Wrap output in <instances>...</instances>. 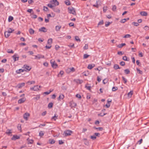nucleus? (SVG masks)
I'll return each instance as SVG.
<instances>
[{"instance_id": "obj_39", "label": "nucleus", "mask_w": 149, "mask_h": 149, "mask_svg": "<svg viewBox=\"0 0 149 149\" xmlns=\"http://www.w3.org/2000/svg\"><path fill=\"white\" fill-rule=\"evenodd\" d=\"M58 116V115L56 116V114H55L54 116L52 117V119H54V120H56L57 119Z\"/></svg>"}, {"instance_id": "obj_19", "label": "nucleus", "mask_w": 149, "mask_h": 149, "mask_svg": "<svg viewBox=\"0 0 149 149\" xmlns=\"http://www.w3.org/2000/svg\"><path fill=\"white\" fill-rule=\"evenodd\" d=\"M40 98V96L39 95H37L36 96L33 98V99L34 100H38Z\"/></svg>"}, {"instance_id": "obj_28", "label": "nucleus", "mask_w": 149, "mask_h": 149, "mask_svg": "<svg viewBox=\"0 0 149 149\" xmlns=\"http://www.w3.org/2000/svg\"><path fill=\"white\" fill-rule=\"evenodd\" d=\"M29 32L31 34H33L34 32V30L32 29H30L29 30Z\"/></svg>"}, {"instance_id": "obj_12", "label": "nucleus", "mask_w": 149, "mask_h": 149, "mask_svg": "<svg viewBox=\"0 0 149 149\" xmlns=\"http://www.w3.org/2000/svg\"><path fill=\"white\" fill-rule=\"evenodd\" d=\"M39 31L45 32H47V29L45 27H43L39 29Z\"/></svg>"}, {"instance_id": "obj_63", "label": "nucleus", "mask_w": 149, "mask_h": 149, "mask_svg": "<svg viewBox=\"0 0 149 149\" xmlns=\"http://www.w3.org/2000/svg\"><path fill=\"white\" fill-rule=\"evenodd\" d=\"M100 135V134L99 133H95L94 134V135L95 136H97L98 137H99Z\"/></svg>"}, {"instance_id": "obj_27", "label": "nucleus", "mask_w": 149, "mask_h": 149, "mask_svg": "<svg viewBox=\"0 0 149 149\" xmlns=\"http://www.w3.org/2000/svg\"><path fill=\"white\" fill-rule=\"evenodd\" d=\"M61 28V26H56L55 27V30L56 31H60V29Z\"/></svg>"}, {"instance_id": "obj_5", "label": "nucleus", "mask_w": 149, "mask_h": 149, "mask_svg": "<svg viewBox=\"0 0 149 149\" xmlns=\"http://www.w3.org/2000/svg\"><path fill=\"white\" fill-rule=\"evenodd\" d=\"M50 2L52 4H54V6H58L59 5V2L57 0H52L50 1Z\"/></svg>"}, {"instance_id": "obj_3", "label": "nucleus", "mask_w": 149, "mask_h": 149, "mask_svg": "<svg viewBox=\"0 0 149 149\" xmlns=\"http://www.w3.org/2000/svg\"><path fill=\"white\" fill-rule=\"evenodd\" d=\"M72 132V131L68 130L65 131L64 133L65 136H67L71 135Z\"/></svg>"}, {"instance_id": "obj_22", "label": "nucleus", "mask_w": 149, "mask_h": 149, "mask_svg": "<svg viewBox=\"0 0 149 149\" xmlns=\"http://www.w3.org/2000/svg\"><path fill=\"white\" fill-rule=\"evenodd\" d=\"M5 36L6 38L8 37L10 35V33H8L7 31H5L4 32Z\"/></svg>"}, {"instance_id": "obj_15", "label": "nucleus", "mask_w": 149, "mask_h": 149, "mask_svg": "<svg viewBox=\"0 0 149 149\" xmlns=\"http://www.w3.org/2000/svg\"><path fill=\"white\" fill-rule=\"evenodd\" d=\"M140 14L141 15L145 16H147L148 15L147 13L144 11L141 12Z\"/></svg>"}, {"instance_id": "obj_24", "label": "nucleus", "mask_w": 149, "mask_h": 149, "mask_svg": "<svg viewBox=\"0 0 149 149\" xmlns=\"http://www.w3.org/2000/svg\"><path fill=\"white\" fill-rule=\"evenodd\" d=\"M133 93V92L132 91H131L130 92H129L127 94L128 96L131 97Z\"/></svg>"}, {"instance_id": "obj_51", "label": "nucleus", "mask_w": 149, "mask_h": 149, "mask_svg": "<svg viewBox=\"0 0 149 149\" xmlns=\"http://www.w3.org/2000/svg\"><path fill=\"white\" fill-rule=\"evenodd\" d=\"M131 37V35L130 34H127L125 35L124 37L123 38H129Z\"/></svg>"}, {"instance_id": "obj_38", "label": "nucleus", "mask_w": 149, "mask_h": 149, "mask_svg": "<svg viewBox=\"0 0 149 149\" xmlns=\"http://www.w3.org/2000/svg\"><path fill=\"white\" fill-rule=\"evenodd\" d=\"M90 56L89 55H88L86 54H84L83 56V58L84 59H86L88 57Z\"/></svg>"}, {"instance_id": "obj_60", "label": "nucleus", "mask_w": 149, "mask_h": 149, "mask_svg": "<svg viewBox=\"0 0 149 149\" xmlns=\"http://www.w3.org/2000/svg\"><path fill=\"white\" fill-rule=\"evenodd\" d=\"M76 97H77L79 98V99H80L81 98V95L80 94H77L76 95Z\"/></svg>"}, {"instance_id": "obj_21", "label": "nucleus", "mask_w": 149, "mask_h": 149, "mask_svg": "<svg viewBox=\"0 0 149 149\" xmlns=\"http://www.w3.org/2000/svg\"><path fill=\"white\" fill-rule=\"evenodd\" d=\"M113 68L115 70H117L120 68L119 67L118 64H115L113 66Z\"/></svg>"}, {"instance_id": "obj_46", "label": "nucleus", "mask_w": 149, "mask_h": 149, "mask_svg": "<svg viewBox=\"0 0 149 149\" xmlns=\"http://www.w3.org/2000/svg\"><path fill=\"white\" fill-rule=\"evenodd\" d=\"M53 90H50L49 91L45 92H44V94L46 95H48Z\"/></svg>"}, {"instance_id": "obj_9", "label": "nucleus", "mask_w": 149, "mask_h": 149, "mask_svg": "<svg viewBox=\"0 0 149 149\" xmlns=\"http://www.w3.org/2000/svg\"><path fill=\"white\" fill-rule=\"evenodd\" d=\"M20 139V136L17 135H14L11 138V139L13 140H16L17 139Z\"/></svg>"}, {"instance_id": "obj_54", "label": "nucleus", "mask_w": 149, "mask_h": 149, "mask_svg": "<svg viewBox=\"0 0 149 149\" xmlns=\"http://www.w3.org/2000/svg\"><path fill=\"white\" fill-rule=\"evenodd\" d=\"M116 9V6L115 5H113L112 8V10L113 11H115Z\"/></svg>"}, {"instance_id": "obj_45", "label": "nucleus", "mask_w": 149, "mask_h": 149, "mask_svg": "<svg viewBox=\"0 0 149 149\" xmlns=\"http://www.w3.org/2000/svg\"><path fill=\"white\" fill-rule=\"evenodd\" d=\"M123 59L124 60H125V61H129V59L128 60L127 59V57L126 56H125L123 57Z\"/></svg>"}, {"instance_id": "obj_34", "label": "nucleus", "mask_w": 149, "mask_h": 149, "mask_svg": "<svg viewBox=\"0 0 149 149\" xmlns=\"http://www.w3.org/2000/svg\"><path fill=\"white\" fill-rule=\"evenodd\" d=\"M14 31V29H12L11 28H10L7 31L8 33H12L13 31Z\"/></svg>"}, {"instance_id": "obj_43", "label": "nucleus", "mask_w": 149, "mask_h": 149, "mask_svg": "<svg viewBox=\"0 0 149 149\" xmlns=\"http://www.w3.org/2000/svg\"><path fill=\"white\" fill-rule=\"evenodd\" d=\"M44 133L42 131H40L39 133V136L41 137L44 135Z\"/></svg>"}, {"instance_id": "obj_57", "label": "nucleus", "mask_w": 149, "mask_h": 149, "mask_svg": "<svg viewBox=\"0 0 149 149\" xmlns=\"http://www.w3.org/2000/svg\"><path fill=\"white\" fill-rule=\"evenodd\" d=\"M120 64L122 66H124L125 65V62L123 61H121L120 62Z\"/></svg>"}, {"instance_id": "obj_20", "label": "nucleus", "mask_w": 149, "mask_h": 149, "mask_svg": "<svg viewBox=\"0 0 149 149\" xmlns=\"http://www.w3.org/2000/svg\"><path fill=\"white\" fill-rule=\"evenodd\" d=\"M95 66V65L94 64H89L88 65V68L89 69H92L93 67H94Z\"/></svg>"}, {"instance_id": "obj_62", "label": "nucleus", "mask_w": 149, "mask_h": 149, "mask_svg": "<svg viewBox=\"0 0 149 149\" xmlns=\"http://www.w3.org/2000/svg\"><path fill=\"white\" fill-rule=\"evenodd\" d=\"M107 7L106 6H104L103 7V11L106 12L107 10Z\"/></svg>"}, {"instance_id": "obj_8", "label": "nucleus", "mask_w": 149, "mask_h": 149, "mask_svg": "<svg viewBox=\"0 0 149 149\" xmlns=\"http://www.w3.org/2000/svg\"><path fill=\"white\" fill-rule=\"evenodd\" d=\"M100 0H97L96 1V5H93V6L97 8H98L99 6L101 5V3L99 2Z\"/></svg>"}, {"instance_id": "obj_29", "label": "nucleus", "mask_w": 149, "mask_h": 149, "mask_svg": "<svg viewBox=\"0 0 149 149\" xmlns=\"http://www.w3.org/2000/svg\"><path fill=\"white\" fill-rule=\"evenodd\" d=\"M52 38H49L48 40L47 41V43L49 45H50L52 43Z\"/></svg>"}, {"instance_id": "obj_11", "label": "nucleus", "mask_w": 149, "mask_h": 149, "mask_svg": "<svg viewBox=\"0 0 149 149\" xmlns=\"http://www.w3.org/2000/svg\"><path fill=\"white\" fill-rule=\"evenodd\" d=\"M68 70H69V72H74L75 71V70L73 67H72L71 68H68L66 70V72L67 73L68 72Z\"/></svg>"}, {"instance_id": "obj_56", "label": "nucleus", "mask_w": 149, "mask_h": 149, "mask_svg": "<svg viewBox=\"0 0 149 149\" xmlns=\"http://www.w3.org/2000/svg\"><path fill=\"white\" fill-rule=\"evenodd\" d=\"M107 113H104L103 114H102V113H100L98 114V116H100L101 117L103 116L104 115L106 114Z\"/></svg>"}, {"instance_id": "obj_31", "label": "nucleus", "mask_w": 149, "mask_h": 149, "mask_svg": "<svg viewBox=\"0 0 149 149\" xmlns=\"http://www.w3.org/2000/svg\"><path fill=\"white\" fill-rule=\"evenodd\" d=\"M126 45V44L125 43H122L121 44H119L117 46V47L119 48H121L123 46H125Z\"/></svg>"}, {"instance_id": "obj_58", "label": "nucleus", "mask_w": 149, "mask_h": 149, "mask_svg": "<svg viewBox=\"0 0 149 149\" xmlns=\"http://www.w3.org/2000/svg\"><path fill=\"white\" fill-rule=\"evenodd\" d=\"M88 48V44H86L84 46V49H87Z\"/></svg>"}, {"instance_id": "obj_23", "label": "nucleus", "mask_w": 149, "mask_h": 149, "mask_svg": "<svg viewBox=\"0 0 149 149\" xmlns=\"http://www.w3.org/2000/svg\"><path fill=\"white\" fill-rule=\"evenodd\" d=\"M54 10V11L55 12L57 13H59L60 12V10L58 8H53V9H52Z\"/></svg>"}, {"instance_id": "obj_47", "label": "nucleus", "mask_w": 149, "mask_h": 149, "mask_svg": "<svg viewBox=\"0 0 149 149\" xmlns=\"http://www.w3.org/2000/svg\"><path fill=\"white\" fill-rule=\"evenodd\" d=\"M132 24H133L134 26H137L139 25V24L138 23L135 22H133Z\"/></svg>"}, {"instance_id": "obj_1", "label": "nucleus", "mask_w": 149, "mask_h": 149, "mask_svg": "<svg viewBox=\"0 0 149 149\" xmlns=\"http://www.w3.org/2000/svg\"><path fill=\"white\" fill-rule=\"evenodd\" d=\"M50 63L52 66L54 68H56L58 66V65L53 60L50 61Z\"/></svg>"}, {"instance_id": "obj_44", "label": "nucleus", "mask_w": 149, "mask_h": 149, "mask_svg": "<svg viewBox=\"0 0 149 149\" xmlns=\"http://www.w3.org/2000/svg\"><path fill=\"white\" fill-rule=\"evenodd\" d=\"M122 78L123 80L124 81V83H126L127 81V79L123 76L122 77Z\"/></svg>"}, {"instance_id": "obj_41", "label": "nucleus", "mask_w": 149, "mask_h": 149, "mask_svg": "<svg viewBox=\"0 0 149 149\" xmlns=\"http://www.w3.org/2000/svg\"><path fill=\"white\" fill-rule=\"evenodd\" d=\"M125 73L126 74H129L130 72V71L128 69H126L124 70Z\"/></svg>"}, {"instance_id": "obj_16", "label": "nucleus", "mask_w": 149, "mask_h": 149, "mask_svg": "<svg viewBox=\"0 0 149 149\" xmlns=\"http://www.w3.org/2000/svg\"><path fill=\"white\" fill-rule=\"evenodd\" d=\"M24 67L26 70L29 71H30L31 69L29 66L26 65H24Z\"/></svg>"}, {"instance_id": "obj_6", "label": "nucleus", "mask_w": 149, "mask_h": 149, "mask_svg": "<svg viewBox=\"0 0 149 149\" xmlns=\"http://www.w3.org/2000/svg\"><path fill=\"white\" fill-rule=\"evenodd\" d=\"M30 115L29 113H26L23 115V117L24 119L26 120H27L28 118L29 117Z\"/></svg>"}, {"instance_id": "obj_32", "label": "nucleus", "mask_w": 149, "mask_h": 149, "mask_svg": "<svg viewBox=\"0 0 149 149\" xmlns=\"http://www.w3.org/2000/svg\"><path fill=\"white\" fill-rule=\"evenodd\" d=\"M11 133V130L9 129H8L6 132V133L8 135H9Z\"/></svg>"}, {"instance_id": "obj_26", "label": "nucleus", "mask_w": 149, "mask_h": 149, "mask_svg": "<svg viewBox=\"0 0 149 149\" xmlns=\"http://www.w3.org/2000/svg\"><path fill=\"white\" fill-rule=\"evenodd\" d=\"M53 4H52H52H51V3H49L47 5V6L52 8V9H53V8L54 7V5H53Z\"/></svg>"}, {"instance_id": "obj_18", "label": "nucleus", "mask_w": 149, "mask_h": 149, "mask_svg": "<svg viewBox=\"0 0 149 149\" xmlns=\"http://www.w3.org/2000/svg\"><path fill=\"white\" fill-rule=\"evenodd\" d=\"M38 59H39L41 58H45V57L44 55L38 54L37 55Z\"/></svg>"}, {"instance_id": "obj_53", "label": "nucleus", "mask_w": 149, "mask_h": 149, "mask_svg": "<svg viewBox=\"0 0 149 149\" xmlns=\"http://www.w3.org/2000/svg\"><path fill=\"white\" fill-rule=\"evenodd\" d=\"M35 83V81H28L27 82V83H30V84H34Z\"/></svg>"}, {"instance_id": "obj_36", "label": "nucleus", "mask_w": 149, "mask_h": 149, "mask_svg": "<svg viewBox=\"0 0 149 149\" xmlns=\"http://www.w3.org/2000/svg\"><path fill=\"white\" fill-rule=\"evenodd\" d=\"M53 104L52 103H49L48 105V107L49 108H51L52 107Z\"/></svg>"}, {"instance_id": "obj_61", "label": "nucleus", "mask_w": 149, "mask_h": 149, "mask_svg": "<svg viewBox=\"0 0 149 149\" xmlns=\"http://www.w3.org/2000/svg\"><path fill=\"white\" fill-rule=\"evenodd\" d=\"M143 141V139H141L139 141L137 142V143H139V144H140L142 143Z\"/></svg>"}, {"instance_id": "obj_48", "label": "nucleus", "mask_w": 149, "mask_h": 149, "mask_svg": "<svg viewBox=\"0 0 149 149\" xmlns=\"http://www.w3.org/2000/svg\"><path fill=\"white\" fill-rule=\"evenodd\" d=\"M118 89L117 87H113L112 88V91H115Z\"/></svg>"}, {"instance_id": "obj_25", "label": "nucleus", "mask_w": 149, "mask_h": 149, "mask_svg": "<svg viewBox=\"0 0 149 149\" xmlns=\"http://www.w3.org/2000/svg\"><path fill=\"white\" fill-rule=\"evenodd\" d=\"M24 71V70L22 69H19L16 71V72L17 74H19L21 72H23Z\"/></svg>"}, {"instance_id": "obj_4", "label": "nucleus", "mask_w": 149, "mask_h": 149, "mask_svg": "<svg viewBox=\"0 0 149 149\" xmlns=\"http://www.w3.org/2000/svg\"><path fill=\"white\" fill-rule=\"evenodd\" d=\"M12 57L14 61H18L19 60V57L17 54H15L14 55L12 56Z\"/></svg>"}, {"instance_id": "obj_13", "label": "nucleus", "mask_w": 149, "mask_h": 149, "mask_svg": "<svg viewBox=\"0 0 149 149\" xmlns=\"http://www.w3.org/2000/svg\"><path fill=\"white\" fill-rule=\"evenodd\" d=\"M55 142V141L53 139H50L49 140V143L50 144H53Z\"/></svg>"}, {"instance_id": "obj_40", "label": "nucleus", "mask_w": 149, "mask_h": 149, "mask_svg": "<svg viewBox=\"0 0 149 149\" xmlns=\"http://www.w3.org/2000/svg\"><path fill=\"white\" fill-rule=\"evenodd\" d=\"M93 128L96 130H98L99 131H102L103 130V128L102 127H94Z\"/></svg>"}, {"instance_id": "obj_35", "label": "nucleus", "mask_w": 149, "mask_h": 149, "mask_svg": "<svg viewBox=\"0 0 149 149\" xmlns=\"http://www.w3.org/2000/svg\"><path fill=\"white\" fill-rule=\"evenodd\" d=\"M13 17L11 16H10L8 18V21L9 22H10L13 20Z\"/></svg>"}, {"instance_id": "obj_59", "label": "nucleus", "mask_w": 149, "mask_h": 149, "mask_svg": "<svg viewBox=\"0 0 149 149\" xmlns=\"http://www.w3.org/2000/svg\"><path fill=\"white\" fill-rule=\"evenodd\" d=\"M85 87L86 88V89L89 91L90 90H91V86H87V85H85Z\"/></svg>"}, {"instance_id": "obj_2", "label": "nucleus", "mask_w": 149, "mask_h": 149, "mask_svg": "<svg viewBox=\"0 0 149 149\" xmlns=\"http://www.w3.org/2000/svg\"><path fill=\"white\" fill-rule=\"evenodd\" d=\"M69 12V13L72 14L73 15H76V12L75 9L73 8H68Z\"/></svg>"}, {"instance_id": "obj_49", "label": "nucleus", "mask_w": 149, "mask_h": 149, "mask_svg": "<svg viewBox=\"0 0 149 149\" xmlns=\"http://www.w3.org/2000/svg\"><path fill=\"white\" fill-rule=\"evenodd\" d=\"M7 52L8 53H13L14 51L12 50L8 49Z\"/></svg>"}, {"instance_id": "obj_37", "label": "nucleus", "mask_w": 149, "mask_h": 149, "mask_svg": "<svg viewBox=\"0 0 149 149\" xmlns=\"http://www.w3.org/2000/svg\"><path fill=\"white\" fill-rule=\"evenodd\" d=\"M136 71L139 74H142L143 73L142 71L141 70H140L139 69L137 68L136 69Z\"/></svg>"}, {"instance_id": "obj_52", "label": "nucleus", "mask_w": 149, "mask_h": 149, "mask_svg": "<svg viewBox=\"0 0 149 149\" xmlns=\"http://www.w3.org/2000/svg\"><path fill=\"white\" fill-rule=\"evenodd\" d=\"M75 40L77 41L80 42L81 41V40L80 39H79V37L77 36H75Z\"/></svg>"}, {"instance_id": "obj_33", "label": "nucleus", "mask_w": 149, "mask_h": 149, "mask_svg": "<svg viewBox=\"0 0 149 149\" xmlns=\"http://www.w3.org/2000/svg\"><path fill=\"white\" fill-rule=\"evenodd\" d=\"M65 4L67 6H69L70 5V3L68 0H67L65 1Z\"/></svg>"}, {"instance_id": "obj_55", "label": "nucleus", "mask_w": 149, "mask_h": 149, "mask_svg": "<svg viewBox=\"0 0 149 149\" xmlns=\"http://www.w3.org/2000/svg\"><path fill=\"white\" fill-rule=\"evenodd\" d=\"M43 10L44 11H47L49 9L47 7L44 6L43 7Z\"/></svg>"}, {"instance_id": "obj_17", "label": "nucleus", "mask_w": 149, "mask_h": 149, "mask_svg": "<svg viewBox=\"0 0 149 149\" xmlns=\"http://www.w3.org/2000/svg\"><path fill=\"white\" fill-rule=\"evenodd\" d=\"M64 97V95H63L61 94L59 96L58 98V100H60L61 99L62 100L63 99Z\"/></svg>"}, {"instance_id": "obj_14", "label": "nucleus", "mask_w": 149, "mask_h": 149, "mask_svg": "<svg viewBox=\"0 0 149 149\" xmlns=\"http://www.w3.org/2000/svg\"><path fill=\"white\" fill-rule=\"evenodd\" d=\"M25 85V83H22L18 84L17 86L19 88H20L24 86Z\"/></svg>"}, {"instance_id": "obj_42", "label": "nucleus", "mask_w": 149, "mask_h": 149, "mask_svg": "<svg viewBox=\"0 0 149 149\" xmlns=\"http://www.w3.org/2000/svg\"><path fill=\"white\" fill-rule=\"evenodd\" d=\"M129 18H127V19H122L120 21V22L121 23H124L126 22L127 21V19H129Z\"/></svg>"}, {"instance_id": "obj_64", "label": "nucleus", "mask_w": 149, "mask_h": 149, "mask_svg": "<svg viewBox=\"0 0 149 149\" xmlns=\"http://www.w3.org/2000/svg\"><path fill=\"white\" fill-rule=\"evenodd\" d=\"M117 54L118 55H122L123 54V53L122 52L119 51L118 52Z\"/></svg>"}, {"instance_id": "obj_30", "label": "nucleus", "mask_w": 149, "mask_h": 149, "mask_svg": "<svg viewBox=\"0 0 149 149\" xmlns=\"http://www.w3.org/2000/svg\"><path fill=\"white\" fill-rule=\"evenodd\" d=\"M27 140L28 141V143L29 144H32L33 142V140L32 139H27Z\"/></svg>"}, {"instance_id": "obj_7", "label": "nucleus", "mask_w": 149, "mask_h": 149, "mask_svg": "<svg viewBox=\"0 0 149 149\" xmlns=\"http://www.w3.org/2000/svg\"><path fill=\"white\" fill-rule=\"evenodd\" d=\"M30 89L31 91H37L38 90H39V88H38V86H35L34 87H33L30 88Z\"/></svg>"}, {"instance_id": "obj_10", "label": "nucleus", "mask_w": 149, "mask_h": 149, "mask_svg": "<svg viewBox=\"0 0 149 149\" xmlns=\"http://www.w3.org/2000/svg\"><path fill=\"white\" fill-rule=\"evenodd\" d=\"M26 100L25 98L24 97L19 99L18 101V103L21 104L24 102Z\"/></svg>"}, {"instance_id": "obj_50", "label": "nucleus", "mask_w": 149, "mask_h": 149, "mask_svg": "<svg viewBox=\"0 0 149 149\" xmlns=\"http://www.w3.org/2000/svg\"><path fill=\"white\" fill-rule=\"evenodd\" d=\"M91 138L93 140H94L96 139V137L94 135L93 136H91Z\"/></svg>"}]
</instances>
